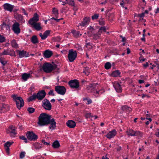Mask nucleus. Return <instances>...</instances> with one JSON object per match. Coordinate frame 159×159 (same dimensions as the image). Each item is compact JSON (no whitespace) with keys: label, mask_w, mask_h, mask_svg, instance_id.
I'll return each mask as SVG.
<instances>
[{"label":"nucleus","mask_w":159,"mask_h":159,"mask_svg":"<svg viewBox=\"0 0 159 159\" xmlns=\"http://www.w3.org/2000/svg\"><path fill=\"white\" fill-rule=\"evenodd\" d=\"M104 92V91L102 89L97 91L96 89V91L94 92L93 95L96 98L98 97H99V95L102 94Z\"/></svg>","instance_id":"5701e85b"},{"label":"nucleus","mask_w":159,"mask_h":159,"mask_svg":"<svg viewBox=\"0 0 159 159\" xmlns=\"http://www.w3.org/2000/svg\"><path fill=\"white\" fill-rule=\"evenodd\" d=\"M42 107L44 109L48 111L51 109L52 106L48 99L46 98L44 99L42 101Z\"/></svg>","instance_id":"1a4fd4ad"},{"label":"nucleus","mask_w":159,"mask_h":159,"mask_svg":"<svg viewBox=\"0 0 159 159\" xmlns=\"http://www.w3.org/2000/svg\"><path fill=\"white\" fill-rule=\"evenodd\" d=\"M53 91H54L53 90H50V91L49 92L48 94L49 95H52L53 96H54L55 94L53 93Z\"/></svg>","instance_id":"bf43d9fd"},{"label":"nucleus","mask_w":159,"mask_h":159,"mask_svg":"<svg viewBox=\"0 0 159 159\" xmlns=\"http://www.w3.org/2000/svg\"><path fill=\"white\" fill-rule=\"evenodd\" d=\"M1 27L2 30H3L4 29H5L6 30H10L9 26L8 25L6 24L4 22H3L2 24L1 25Z\"/></svg>","instance_id":"c756f323"},{"label":"nucleus","mask_w":159,"mask_h":159,"mask_svg":"<svg viewBox=\"0 0 159 159\" xmlns=\"http://www.w3.org/2000/svg\"><path fill=\"white\" fill-rule=\"evenodd\" d=\"M42 143L45 145H50L49 143L46 142L44 139H43L42 141Z\"/></svg>","instance_id":"13d9d810"},{"label":"nucleus","mask_w":159,"mask_h":159,"mask_svg":"<svg viewBox=\"0 0 159 159\" xmlns=\"http://www.w3.org/2000/svg\"><path fill=\"white\" fill-rule=\"evenodd\" d=\"M9 52L8 51V50H4L3 52L1 53V55H9Z\"/></svg>","instance_id":"09e8293b"},{"label":"nucleus","mask_w":159,"mask_h":159,"mask_svg":"<svg viewBox=\"0 0 159 159\" xmlns=\"http://www.w3.org/2000/svg\"><path fill=\"white\" fill-rule=\"evenodd\" d=\"M55 90L58 94L63 95L65 94L66 89L63 86L57 85L55 87Z\"/></svg>","instance_id":"0eeeda50"},{"label":"nucleus","mask_w":159,"mask_h":159,"mask_svg":"<svg viewBox=\"0 0 159 159\" xmlns=\"http://www.w3.org/2000/svg\"><path fill=\"white\" fill-rule=\"evenodd\" d=\"M22 11L24 13V14L26 15V16H28V13H27L25 11V10L24 8H22Z\"/></svg>","instance_id":"69168bd1"},{"label":"nucleus","mask_w":159,"mask_h":159,"mask_svg":"<svg viewBox=\"0 0 159 159\" xmlns=\"http://www.w3.org/2000/svg\"><path fill=\"white\" fill-rule=\"evenodd\" d=\"M85 116L86 119L90 118L93 117L91 113H86L85 114Z\"/></svg>","instance_id":"3c124183"},{"label":"nucleus","mask_w":159,"mask_h":159,"mask_svg":"<svg viewBox=\"0 0 159 159\" xmlns=\"http://www.w3.org/2000/svg\"><path fill=\"white\" fill-rule=\"evenodd\" d=\"M120 37L122 38V40H121V41L122 42H124L126 41V39L124 37L121 35L120 36Z\"/></svg>","instance_id":"338daca9"},{"label":"nucleus","mask_w":159,"mask_h":159,"mask_svg":"<svg viewBox=\"0 0 159 159\" xmlns=\"http://www.w3.org/2000/svg\"><path fill=\"white\" fill-rule=\"evenodd\" d=\"M9 55L11 56L12 57H16V55L15 54V52L14 51H12L11 52H9Z\"/></svg>","instance_id":"4d7b16f0"},{"label":"nucleus","mask_w":159,"mask_h":159,"mask_svg":"<svg viewBox=\"0 0 159 159\" xmlns=\"http://www.w3.org/2000/svg\"><path fill=\"white\" fill-rule=\"evenodd\" d=\"M27 139L30 141H35L38 138V136L32 131H27L26 134Z\"/></svg>","instance_id":"423d86ee"},{"label":"nucleus","mask_w":159,"mask_h":159,"mask_svg":"<svg viewBox=\"0 0 159 159\" xmlns=\"http://www.w3.org/2000/svg\"><path fill=\"white\" fill-rule=\"evenodd\" d=\"M38 125L40 126H47L50 125L49 128L52 130L56 127V122L54 118L51 119V116L46 113H41L38 117Z\"/></svg>","instance_id":"f257e3e1"},{"label":"nucleus","mask_w":159,"mask_h":159,"mask_svg":"<svg viewBox=\"0 0 159 159\" xmlns=\"http://www.w3.org/2000/svg\"><path fill=\"white\" fill-rule=\"evenodd\" d=\"M75 47L78 50L81 51L83 50V49L82 48L81 46L78 44H75Z\"/></svg>","instance_id":"de8ad7c7"},{"label":"nucleus","mask_w":159,"mask_h":159,"mask_svg":"<svg viewBox=\"0 0 159 159\" xmlns=\"http://www.w3.org/2000/svg\"><path fill=\"white\" fill-rule=\"evenodd\" d=\"M37 98V95L35 93H34L31 96H30L27 99L28 102L32 101H33L35 100Z\"/></svg>","instance_id":"cd10ccee"},{"label":"nucleus","mask_w":159,"mask_h":159,"mask_svg":"<svg viewBox=\"0 0 159 159\" xmlns=\"http://www.w3.org/2000/svg\"><path fill=\"white\" fill-rule=\"evenodd\" d=\"M90 31L88 32V33L89 35V36L93 37V40H96L98 39L100 37L101 35V29L98 30V31L96 33L94 32V29L91 26H90L89 27Z\"/></svg>","instance_id":"20e7f679"},{"label":"nucleus","mask_w":159,"mask_h":159,"mask_svg":"<svg viewBox=\"0 0 159 159\" xmlns=\"http://www.w3.org/2000/svg\"><path fill=\"white\" fill-rule=\"evenodd\" d=\"M90 20V19L89 17H85L84 18L83 21L80 23V25L82 26H84L89 24Z\"/></svg>","instance_id":"dca6fc26"},{"label":"nucleus","mask_w":159,"mask_h":159,"mask_svg":"<svg viewBox=\"0 0 159 159\" xmlns=\"http://www.w3.org/2000/svg\"><path fill=\"white\" fill-rule=\"evenodd\" d=\"M20 25L19 23L17 22H15L13 24L12 30L15 34H18L20 33Z\"/></svg>","instance_id":"9d476101"},{"label":"nucleus","mask_w":159,"mask_h":159,"mask_svg":"<svg viewBox=\"0 0 159 159\" xmlns=\"http://www.w3.org/2000/svg\"><path fill=\"white\" fill-rule=\"evenodd\" d=\"M77 52L76 51L73 49H70L68 51V58L70 62H73L77 57Z\"/></svg>","instance_id":"39448f33"},{"label":"nucleus","mask_w":159,"mask_h":159,"mask_svg":"<svg viewBox=\"0 0 159 159\" xmlns=\"http://www.w3.org/2000/svg\"><path fill=\"white\" fill-rule=\"evenodd\" d=\"M10 136L12 137H14L16 134H17L15 131V129H13L12 131H11L9 132Z\"/></svg>","instance_id":"79ce46f5"},{"label":"nucleus","mask_w":159,"mask_h":159,"mask_svg":"<svg viewBox=\"0 0 159 159\" xmlns=\"http://www.w3.org/2000/svg\"><path fill=\"white\" fill-rule=\"evenodd\" d=\"M129 0H121L120 5L122 7H124V5L128 3Z\"/></svg>","instance_id":"e433bc0d"},{"label":"nucleus","mask_w":159,"mask_h":159,"mask_svg":"<svg viewBox=\"0 0 159 159\" xmlns=\"http://www.w3.org/2000/svg\"><path fill=\"white\" fill-rule=\"evenodd\" d=\"M31 42L33 44H36L39 43L38 38L36 36L34 35L30 39Z\"/></svg>","instance_id":"bb28decb"},{"label":"nucleus","mask_w":159,"mask_h":159,"mask_svg":"<svg viewBox=\"0 0 159 159\" xmlns=\"http://www.w3.org/2000/svg\"><path fill=\"white\" fill-rule=\"evenodd\" d=\"M99 15L98 14H95L92 17V20L97 19L98 18Z\"/></svg>","instance_id":"603ef678"},{"label":"nucleus","mask_w":159,"mask_h":159,"mask_svg":"<svg viewBox=\"0 0 159 159\" xmlns=\"http://www.w3.org/2000/svg\"><path fill=\"white\" fill-rule=\"evenodd\" d=\"M52 11L54 15L56 17H57L58 15V10L55 7L52 8Z\"/></svg>","instance_id":"a19ab883"},{"label":"nucleus","mask_w":159,"mask_h":159,"mask_svg":"<svg viewBox=\"0 0 159 159\" xmlns=\"http://www.w3.org/2000/svg\"><path fill=\"white\" fill-rule=\"evenodd\" d=\"M60 146L59 141L57 140L55 141L52 144V146L54 148H58Z\"/></svg>","instance_id":"473e14b6"},{"label":"nucleus","mask_w":159,"mask_h":159,"mask_svg":"<svg viewBox=\"0 0 159 159\" xmlns=\"http://www.w3.org/2000/svg\"><path fill=\"white\" fill-rule=\"evenodd\" d=\"M96 84H90L87 85L86 89L88 93H92L93 94L96 91Z\"/></svg>","instance_id":"9b49d317"},{"label":"nucleus","mask_w":159,"mask_h":159,"mask_svg":"<svg viewBox=\"0 0 159 159\" xmlns=\"http://www.w3.org/2000/svg\"><path fill=\"white\" fill-rule=\"evenodd\" d=\"M37 99L39 100H42L45 97L46 93L44 90L39 91L37 93Z\"/></svg>","instance_id":"f8f14e48"},{"label":"nucleus","mask_w":159,"mask_h":159,"mask_svg":"<svg viewBox=\"0 0 159 159\" xmlns=\"http://www.w3.org/2000/svg\"><path fill=\"white\" fill-rule=\"evenodd\" d=\"M102 159H109L107 157V155H106L105 156H102Z\"/></svg>","instance_id":"774afa93"},{"label":"nucleus","mask_w":159,"mask_h":159,"mask_svg":"<svg viewBox=\"0 0 159 159\" xmlns=\"http://www.w3.org/2000/svg\"><path fill=\"white\" fill-rule=\"evenodd\" d=\"M16 18L17 19H18L20 21H21L22 22H25V20L23 19V16L20 14H18L16 16Z\"/></svg>","instance_id":"4c0bfd02"},{"label":"nucleus","mask_w":159,"mask_h":159,"mask_svg":"<svg viewBox=\"0 0 159 159\" xmlns=\"http://www.w3.org/2000/svg\"><path fill=\"white\" fill-rule=\"evenodd\" d=\"M71 33L72 34L73 36L75 38H78L80 32L75 30L71 31Z\"/></svg>","instance_id":"72a5a7b5"},{"label":"nucleus","mask_w":159,"mask_h":159,"mask_svg":"<svg viewBox=\"0 0 159 159\" xmlns=\"http://www.w3.org/2000/svg\"><path fill=\"white\" fill-rule=\"evenodd\" d=\"M134 134V136L137 137L139 139H140L143 137V133L139 131H135Z\"/></svg>","instance_id":"7c9ffc66"},{"label":"nucleus","mask_w":159,"mask_h":159,"mask_svg":"<svg viewBox=\"0 0 159 159\" xmlns=\"http://www.w3.org/2000/svg\"><path fill=\"white\" fill-rule=\"evenodd\" d=\"M30 76L31 75L30 73H25L22 75V78L24 81L27 80Z\"/></svg>","instance_id":"b1692460"},{"label":"nucleus","mask_w":159,"mask_h":159,"mask_svg":"<svg viewBox=\"0 0 159 159\" xmlns=\"http://www.w3.org/2000/svg\"><path fill=\"white\" fill-rule=\"evenodd\" d=\"M34 146L35 149H39L42 148V144L40 143H36L34 144Z\"/></svg>","instance_id":"ea45409f"},{"label":"nucleus","mask_w":159,"mask_h":159,"mask_svg":"<svg viewBox=\"0 0 159 159\" xmlns=\"http://www.w3.org/2000/svg\"><path fill=\"white\" fill-rule=\"evenodd\" d=\"M4 9L5 10L9 11L10 12L12 11L14 6L8 3H6L3 5Z\"/></svg>","instance_id":"4468645a"},{"label":"nucleus","mask_w":159,"mask_h":159,"mask_svg":"<svg viewBox=\"0 0 159 159\" xmlns=\"http://www.w3.org/2000/svg\"><path fill=\"white\" fill-rule=\"evenodd\" d=\"M16 52L18 53V55L20 58H22L24 57H27L29 55L28 53H27L26 51L24 50L21 51L19 50H16Z\"/></svg>","instance_id":"ddd939ff"},{"label":"nucleus","mask_w":159,"mask_h":159,"mask_svg":"<svg viewBox=\"0 0 159 159\" xmlns=\"http://www.w3.org/2000/svg\"><path fill=\"white\" fill-rule=\"evenodd\" d=\"M25 156V152H21L20 154V158H23Z\"/></svg>","instance_id":"6e6d98bb"},{"label":"nucleus","mask_w":159,"mask_h":159,"mask_svg":"<svg viewBox=\"0 0 159 159\" xmlns=\"http://www.w3.org/2000/svg\"><path fill=\"white\" fill-rule=\"evenodd\" d=\"M144 15L145 14H144V13H143V12L141 14H139L138 15V16L139 17H140L143 18L144 16Z\"/></svg>","instance_id":"e2e57ef3"},{"label":"nucleus","mask_w":159,"mask_h":159,"mask_svg":"<svg viewBox=\"0 0 159 159\" xmlns=\"http://www.w3.org/2000/svg\"><path fill=\"white\" fill-rule=\"evenodd\" d=\"M11 97L13 98V101L15 102L17 108L20 110L23 107L24 102L23 98L20 97H18L16 95L13 94Z\"/></svg>","instance_id":"f03ea898"},{"label":"nucleus","mask_w":159,"mask_h":159,"mask_svg":"<svg viewBox=\"0 0 159 159\" xmlns=\"http://www.w3.org/2000/svg\"><path fill=\"white\" fill-rule=\"evenodd\" d=\"M135 131L132 129H129L127 130L126 133L128 136H134Z\"/></svg>","instance_id":"a878e982"},{"label":"nucleus","mask_w":159,"mask_h":159,"mask_svg":"<svg viewBox=\"0 0 159 159\" xmlns=\"http://www.w3.org/2000/svg\"><path fill=\"white\" fill-rule=\"evenodd\" d=\"M68 84L71 89H77L79 87V82L76 79L71 80L68 82Z\"/></svg>","instance_id":"6e6552de"},{"label":"nucleus","mask_w":159,"mask_h":159,"mask_svg":"<svg viewBox=\"0 0 159 159\" xmlns=\"http://www.w3.org/2000/svg\"><path fill=\"white\" fill-rule=\"evenodd\" d=\"M29 113L30 114L34 113L35 111V109L32 107H29L27 109Z\"/></svg>","instance_id":"c03bdc74"},{"label":"nucleus","mask_w":159,"mask_h":159,"mask_svg":"<svg viewBox=\"0 0 159 159\" xmlns=\"http://www.w3.org/2000/svg\"><path fill=\"white\" fill-rule=\"evenodd\" d=\"M66 3L72 7H75V3L74 0H66Z\"/></svg>","instance_id":"c9c22d12"},{"label":"nucleus","mask_w":159,"mask_h":159,"mask_svg":"<svg viewBox=\"0 0 159 159\" xmlns=\"http://www.w3.org/2000/svg\"><path fill=\"white\" fill-rule=\"evenodd\" d=\"M6 40L5 38L3 35L0 34V42L3 43Z\"/></svg>","instance_id":"8fccbe9b"},{"label":"nucleus","mask_w":159,"mask_h":159,"mask_svg":"<svg viewBox=\"0 0 159 159\" xmlns=\"http://www.w3.org/2000/svg\"><path fill=\"white\" fill-rule=\"evenodd\" d=\"M116 134V131L115 129H114L108 133L106 136L107 138L110 139L115 136Z\"/></svg>","instance_id":"a211bd4d"},{"label":"nucleus","mask_w":159,"mask_h":159,"mask_svg":"<svg viewBox=\"0 0 159 159\" xmlns=\"http://www.w3.org/2000/svg\"><path fill=\"white\" fill-rule=\"evenodd\" d=\"M13 143V142H7L4 144V147L9 148Z\"/></svg>","instance_id":"49530a36"},{"label":"nucleus","mask_w":159,"mask_h":159,"mask_svg":"<svg viewBox=\"0 0 159 159\" xmlns=\"http://www.w3.org/2000/svg\"><path fill=\"white\" fill-rule=\"evenodd\" d=\"M67 126L70 128H74L76 126V123L73 120H70L66 123Z\"/></svg>","instance_id":"4be33fe9"},{"label":"nucleus","mask_w":159,"mask_h":159,"mask_svg":"<svg viewBox=\"0 0 159 159\" xmlns=\"http://www.w3.org/2000/svg\"><path fill=\"white\" fill-rule=\"evenodd\" d=\"M11 46L12 47L15 48H18V44L16 43V41L15 39H13L11 42Z\"/></svg>","instance_id":"f704fd0d"},{"label":"nucleus","mask_w":159,"mask_h":159,"mask_svg":"<svg viewBox=\"0 0 159 159\" xmlns=\"http://www.w3.org/2000/svg\"><path fill=\"white\" fill-rule=\"evenodd\" d=\"M19 138L20 139L23 140L24 141V142H25V143H27L28 142V141L27 140V138H26L25 136H20L19 137Z\"/></svg>","instance_id":"a18cd8bd"},{"label":"nucleus","mask_w":159,"mask_h":159,"mask_svg":"<svg viewBox=\"0 0 159 159\" xmlns=\"http://www.w3.org/2000/svg\"><path fill=\"white\" fill-rule=\"evenodd\" d=\"M7 105L5 104H0V113L4 112L6 109Z\"/></svg>","instance_id":"2f4dec72"},{"label":"nucleus","mask_w":159,"mask_h":159,"mask_svg":"<svg viewBox=\"0 0 159 159\" xmlns=\"http://www.w3.org/2000/svg\"><path fill=\"white\" fill-rule=\"evenodd\" d=\"M53 53L52 51L48 50L45 51L43 53L44 57L45 58H49L52 55Z\"/></svg>","instance_id":"aec40b11"},{"label":"nucleus","mask_w":159,"mask_h":159,"mask_svg":"<svg viewBox=\"0 0 159 159\" xmlns=\"http://www.w3.org/2000/svg\"><path fill=\"white\" fill-rule=\"evenodd\" d=\"M61 40V38L59 36H57L56 37V38L55 39V41L56 42H59Z\"/></svg>","instance_id":"680f3d73"},{"label":"nucleus","mask_w":159,"mask_h":159,"mask_svg":"<svg viewBox=\"0 0 159 159\" xmlns=\"http://www.w3.org/2000/svg\"><path fill=\"white\" fill-rule=\"evenodd\" d=\"M99 24L100 25H105V20L103 18L100 20L99 21Z\"/></svg>","instance_id":"864d4df0"},{"label":"nucleus","mask_w":159,"mask_h":159,"mask_svg":"<svg viewBox=\"0 0 159 159\" xmlns=\"http://www.w3.org/2000/svg\"><path fill=\"white\" fill-rule=\"evenodd\" d=\"M120 72L118 70H116L113 71L111 74V76L113 77L120 76Z\"/></svg>","instance_id":"c85d7f7f"},{"label":"nucleus","mask_w":159,"mask_h":159,"mask_svg":"<svg viewBox=\"0 0 159 159\" xmlns=\"http://www.w3.org/2000/svg\"><path fill=\"white\" fill-rule=\"evenodd\" d=\"M121 109L123 111L128 113H130L132 111V109L131 107L126 105L122 106Z\"/></svg>","instance_id":"412c9836"},{"label":"nucleus","mask_w":159,"mask_h":159,"mask_svg":"<svg viewBox=\"0 0 159 159\" xmlns=\"http://www.w3.org/2000/svg\"><path fill=\"white\" fill-rule=\"evenodd\" d=\"M57 68V65L54 64L53 65L52 64L45 62L44 63L42 66L43 70L47 73H50L52 70H55Z\"/></svg>","instance_id":"7ed1b4c3"},{"label":"nucleus","mask_w":159,"mask_h":159,"mask_svg":"<svg viewBox=\"0 0 159 159\" xmlns=\"http://www.w3.org/2000/svg\"><path fill=\"white\" fill-rule=\"evenodd\" d=\"M51 32L50 30H47L45 31L42 35L41 39H45L49 35Z\"/></svg>","instance_id":"393cba45"},{"label":"nucleus","mask_w":159,"mask_h":159,"mask_svg":"<svg viewBox=\"0 0 159 159\" xmlns=\"http://www.w3.org/2000/svg\"><path fill=\"white\" fill-rule=\"evenodd\" d=\"M30 24L33 26V27L37 31H39L42 29L41 24L39 23L34 22L30 23Z\"/></svg>","instance_id":"6ab92c4d"},{"label":"nucleus","mask_w":159,"mask_h":159,"mask_svg":"<svg viewBox=\"0 0 159 159\" xmlns=\"http://www.w3.org/2000/svg\"><path fill=\"white\" fill-rule=\"evenodd\" d=\"M100 29H101V34L103 32H106V29L105 27H101L99 28V30H100Z\"/></svg>","instance_id":"5fc2aeb1"},{"label":"nucleus","mask_w":159,"mask_h":159,"mask_svg":"<svg viewBox=\"0 0 159 159\" xmlns=\"http://www.w3.org/2000/svg\"><path fill=\"white\" fill-rule=\"evenodd\" d=\"M5 150L7 153L8 154V155L10 153V149L8 147H5Z\"/></svg>","instance_id":"052dcab7"},{"label":"nucleus","mask_w":159,"mask_h":159,"mask_svg":"<svg viewBox=\"0 0 159 159\" xmlns=\"http://www.w3.org/2000/svg\"><path fill=\"white\" fill-rule=\"evenodd\" d=\"M116 91L118 93H121L122 91V88L120 84L118 82H115L113 85Z\"/></svg>","instance_id":"2eb2a0df"},{"label":"nucleus","mask_w":159,"mask_h":159,"mask_svg":"<svg viewBox=\"0 0 159 159\" xmlns=\"http://www.w3.org/2000/svg\"><path fill=\"white\" fill-rule=\"evenodd\" d=\"M39 20V15L37 13H35L33 17L29 20V23L36 22Z\"/></svg>","instance_id":"f3484780"},{"label":"nucleus","mask_w":159,"mask_h":159,"mask_svg":"<svg viewBox=\"0 0 159 159\" xmlns=\"http://www.w3.org/2000/svg\"><path fill=\"white\" fill-rule=\"evenodd\" d=\"M83 101L87 100V102L86 103V104L87 105L90 104L92 102V100L89 98H83Z\"/></svg>","instance_id":"58836bf2"},{"label":"nucleus","mask_w":159,"mask_h":159,"mask_svg":"<svg viewBox=\"0 0 159 159\" xmlns=\"http://www.w3.org/2000/svg\"><path fill=\"white\" fill-rule=\"evenodd\" d=\"M0 62L3 66H5L6 63V62L3 61L1 58H0Z\"/></svg>","instance_id":"0e129e2a"},{"label":"nucleus","mask_w":159,"mask_h":159,"mask_svg":"<svg viewBox=\"0 0 159 159\" xmlns=\"http://www.w3.org/2000/svg\"><path fill=\"white\" fill-rule=\"evenodd\" d=\"M111 67V65L110 62H106L105 65V68L107 70L109 69Z\"/></svg>","instance_id":"37998d69"}]
</instances>
